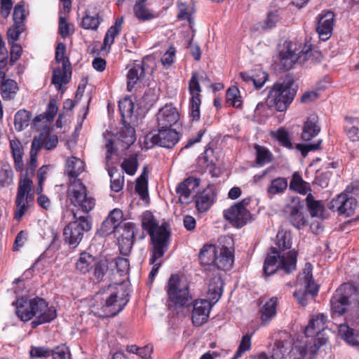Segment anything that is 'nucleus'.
<instances>
[{
    "mask_svg": "<svg viewBox=\"0 0 359 359\" xmlns=\"http://www.w3.org/2000/svg\"><path fill=\"white\" fill-rule=\"evenodd\" d=\"M142 226L150 237L154 247L153 262L162 257L168 249L170 233L165 225L159 226L153 214L146 211L142 215Z\"/></svg>",
    "mask_w": 359,
    "mask_h": 359,
    "instance_id": "nucleus-4",
    "label": "nucleus"
},
{
    "mask_svg": "<svg viewBox=\"0 0 359 359\" xmlns=\"http://www.w3.org/2000/svg\"><path fill=\"white\" fill-rule=\"evenodd\" d=\"M40 148L39 143L36 145V141L34 139L32 144V148L30 151L29 161L27 163L25 174L34 175L35 168H36L37 163V153Z\"/></svg>",
    "mask_w": 359,
    "mask_h": 359,
    "instance_id": "nucleus-51",
    "label": "nucleus"
},
{
    "mask_svg": "<svg viewBox=\"0 0 359 359\" xmlns=\"http://www.w3.org/2000/svg\"><path fill=\"white\" fill-rule=\"evenodd\" d=\"M118 107L123 119L132 116L134 110V104L130 97H125L120 100Z\"/></svg>",
    "mask_w": 359,
    "mask_h": 359,
    "instance_id": "nucleus-52",
    "label": "nucleus"
},
{
    "mask_svg": "<svg viewBox=\"0 0 359 359\" xmlns=\"http://www.w3.org/2000/svg\"><path fill=\"white\" fill-rule=\"evenodd\" d=\"M296 86L291 79H286L281 83H276L270 90L267 102H259L255 109V116L268 115L269 104H273L279 111H284L292 102L296 95Z\"/></svg>",
    "mask_w": 359,
    "mask_h": 359,
    "instance_id": "nucleus-3",
    "label": "nucleus"
},
{
    "mask_svg": "<svg viewBox=\"0 0 359 359\" xmlns=\"http://www.w3.org/2000/svg\"><path fill=\"white\" fill-rule=\"evenodd\" d=\"M358 290L357 287L349 283L341 284L335 291L331 300L332 316H342L348 313L353 315V310L356 312V317L351 320L355 325L359 324V302L357 300Z\"/></svg>",
    "mask_w": 359,
    "mask_h": 359,
    "instance_id": "nucleus-2",
    "label": "nucleus"
},
{
    "mask_svg": "<svg viewBox=\"0 0 359 359\" xmlns=\"http://www.w3.org/2000/svg\"><path fill=\"white\" fill-rule=\"evenodd\" d=\"M290 189L305 195L310 190V185L302 180L298 172H294L290 183Z\"/></svg>",
    "mask_w": 359,
    "mask_h": 359,
    "instance_id": "nucleus-44",
    "label": "nucleus"
},
{
    "mask_svg": "<svg viewBox=\"0 0 359 359\" xmlns=\"http://www.w3.org/2000/svg\"><path fill=\"white\" fill-rule=\"evenodd\" d=\"M223 282L219 275H215L210 278L208 287V295L211 302H217L222 294Z\"/></svg>",
    "mask_w": 359,
    "mask_h": 359,
    "instance_id": "nucleus-32",
    "label": "nucleus"
},
{
    "mask_svg": "<svg viewBox=\"0 0 359 359\" xmlns=\"http://www.w3.org/2000/svg\"><path fill=\"white\" fill-rule=\"evenodd\" d=\"M84 168L85 164L82 160L72 156L67 160L65 172L68 177L74 180L84 171Z\"/></svg>",
    "mask_w": 359,
    "mask_h": 359,
    "instance_id": "nucleus-31",
    "label": "nucleus"
},
{
    "mask_svg": "<svg viewBox=\"0 0 359 359\" xmlns=\"http://www.w3.org/2000/svg\"><path fill=\"white\" fill-rule=\"evenodd\" d=\"M299 280L302 281V284L304 286L305 290L295 291L294 296L301 305L305 306L307 304L308 295L314 297L318 292V286L313 279L312 269L310 264H306V267L303 273L299 277Z\"/></svg>",
    "mask_w": 359,
    "mask_h": 359,
    "instance_id": "nucleus-13",
    "label": "nucleus"
},
{
    "mask_svg": "<svg viewBox=\"0 0 359 359\" xmlns=\"http://www.w3.org/2000/svg\"><path fill=\"white\" fill-rule=\"evenodd\" d=\"M145 65L144 62L135 63L130 66L127 74V88L132 91L135 86L141 82L145 76Z\"/></svg>",
    "mask_w": 359,
    "mask_h": 359,
    "instance_id": "nucleus-25",
    "label": "nucleus"
},
{
    "mask_svg": "<svg viewBox=\"0 0 359 359\" xmlns=\"http://www.w3.org/2000/svg\"><path fill=\"white\" fill-rule=\"evenodd\" d=\"M33 175L22 173L20 177L15 200V211L14 218L20 221L28 210L30 203L33 201L34 196L32 193Z\"/></svg>",
    "mask_w": 359,
    "mask_h": 359,
    "instance_id": "nucleus-6",
    "label": "nucleus"
},
{
    "mask_svg": "<svg viewBox=\"0 0 359 359\" xmlns=\"http://www.w3.org/2000/svg\"><path fill=\"white\" fill-rule=\"evenodd\" d=\"M91 224L86 217L81 216L75 221L69 223L64 229V241L74 248L81 243L83 233L90 231Z\"/></svg>",
    "mask_w": 359,
    "mask_h": 359,
    "instance_id": "nucleus-10",
    "label": "nucleus"
},
{
    "mask_svg": "<svg viewBox=\"0 0 359 359\" xmlns=\"http://www.w3.org/2000/svg\"><path fill=\"white\" fill-rule=\"evenodd\" d=\"M32 114L29 111L19 110L15 115L14 125L18 131H22L29 125Z\"/></svg>",
    "mask_w": 359,
    "mask_h": 359,
    "instance_id": "nucleus-46",
    "label": "nucleus"
},
{
    "mask_svg": "<svg viewBox=\"0 0 359 359\" xmlns=\"http://www.w3.org/2000/svg\"><path fill=\"white\" fill-rule=\"evenodd\" d=\"M233 262V256L231 251L223 247L220 248L219 255H217L214 266L221 270H229Z\"/></svg>",
    "mask_w": 359,
    "mask_h": 359,
    "instance_id": "nucleus-33",
    "label": "nucleus"
},
{
    "mask_svg": "<svg viewBox=\"0 0 359 359\" xmlns=\"http://www.w3.org/2000/svg\"><path fill=\"white\" fill-rule=\"evenodd\" d=\"M276 244L280 250L290 249L292 246L290 233L280 230L276 235Z\"/></svg>",
    "mask_w": 359,
    "mask_h": 359,
    "instance_id": "nucleus-56",
    "label": "nucleus"
},
{
    "mask_svg": "<svg viewBox=\"0 0 359 359\" xmlns=\"http://www.w3.org/2000/svg\"><path fill=\"white\" fill-rule=\"evenodd\" d=\"M50 169V165H46L41 166L37 172L38 186L36 189L37 194H41L43 191V182L46 179L47 174Z\"/></svg>",
    "mask_w": 359,
    "mask_h": 359,
    "instance_id": "nucleus-60",
    "label": "nucleus"
},
{
    "mask_svg": "<svg viewBox=\"0 0 359 359\" xmlns=\"http://www.w3.org/2000/svg\"><path fill=\"white\" fill-rule=\"evenodd\" d=\"M121 167L128 175H135L138 167L137 155H132L125 158Z\"/></svg>",
    "mask_w": 359,
    "mask_h": 359,
    "instance_id": "nucleus-55",
    "label": "nucleus"
},
{
    "mask_svg": "<svg viewBox=\"0 0 359 359\" xmlns=\"http://www.w3.org/2000/svg\"><path fill=\"white\" fill-rule=\"evenodd\" d=\"M256 151V163L259 166H263L273 161V155L271 151L264 147L255 145Z\"/></svg>",
    "mask_w": 359,
    "mask_h": 359,
    "instance_id": "nucleus-49",
    "label": "nucleus"
},
{
    "mask_svg": "<svg viewBox=\"0 0 359 359\" xmlns=\"http://www.w3.org/2000/svg\"><path fill=\"white\" fill-rule=\"evenodd\" d=\"M95 264L96 258L92 255L83 252L80 254L76 263V268L80 273L86 274L90 272Z\"/></svg>",
    "mask_w": 359,
    "mask_h": 359,
    "instance_id": "nucleus-34",
    "label": "nucleus"
},
{
    "mask_svg": "<svg viewBox=\"0 0 359 359\" xmlns=\"http://www.w3.org/2000/svg\"><path fill=\"white\" fill-rule=\"evenodd\" d=\"M51 355L53 359H71L69 350L64 345L52 350Z\"/></svg>",
    "mask_w": 359,
    "mask_h": 359,
    "instance_id": "nucleus-64",
    "label": "nucleus"
},
{
    "mask_svg": "<svg viewBox=\"0 0 359 359\" xmlns=\"http://www.w3.org/2000/svg\"><path fill=\"white\" fill-rule=\"evenodd\" d=\"M240 76L243 81L252 83L257 89L261 88L268 80V74L265 72H259L257 77H253L245 72H241Z\"/></svg>",
    "mask_w": 359,
    "mask_h": 359,
    "instance_id": "nucleus-50",
    "label": "nucleus"
},
{
    "mask_svg": "<svg viewBox=\"0 0 359 359\" xmlns=\"http://www.w3.org/2000/svg\"><path fill=\"white\" fill-rule=\"evenodd\" d=\"M213 149L208 148L204 151L201 156L198 157V163L202 168H208L214 164Z\"/></svg>",
    "mask_w": 359,
    "mask_h": 359,
    "instance_id": "nucleus-59",
    "label": "nucleus"
},
{
    "mask_svg": "<svg viewBox=\"0 0 359 359\" xmlns=\"http://www.w3.org/2000/svg\"><path fill=\"white\" fill-rule=\"evenodd\" d=\"M13 304L15 306L16 315L22 321H29L34 317V299H18Z\"/></svg>",
    "mask_w": 359,
    "mask_h": 359,
    "instance_id": "nucleus-26",
    "label": "nucleus"
},
{
    "mask_svg": "<svg viewBox=\"0 0 359 359\" xmlns=\"http://www.w3.org/2000/svg\"><path fill=\"white\" fill-rule=\"evenodd\" d=\"M58 137L56 135L48 134L41 138V147L46 150H51L57 147Z\"/></svg>",
    "mask_w": 359,
    "mask_h": 359,
    "instance_id": "nucleus-62",
    "label": "nucleus"
},
{
    "mask_svg": "<svg viewBox=\"0 0 359 359\" xmlns=\"http://www.w3.org/2000/svg\"><path fill=\"white\" fill-rule=\"evenodd\" d=\"M291 350L292 346L290 341H276L272 349L271 358L273 359H283Z\"/></svg>",
    "mask_w": 359,
    "mask_h": 359,
    "instance_id": "nucleus-43",
    "label": "nucleus"
},
{
    "mask_svg": "<svg viewBox=\"0 0 359 359\" xmlns=\"http://www.w3.org/2000/svg\"><path fill=\"white\" fill-rule=\"evenodd\" d=\"M357 206L356 199L346 194H341L329 203V208L339 215L350 217Z\"/></svg>",
    "mask_w": 359,
    "mask_h": 359,
    "instance_id": "nucleus-16",
    "label": "nucleus"
},
{
    "mask_svg": "<svg viewBox=\"0 0 359 359\" xmlns=\"http://www.w3.org/2000/svg\"><path fill=\"white\" fill-rule=\"evenodd\" d=\"M250 199L245 198L241 202L232 205L224 211V217L233 226L241 228L252 220V215L246 208Z\"/></svg>",
    "mask_w": 359,
    "mask_h": 359,
    "instance_id": "nucleus-11",
    "label": "nucleus"
},
{
    "mask_svg": "<svg viewBox=\"0 0 359 359\" xmlns=\"http://www.w3.org/2000/svg\"><path fill=\"white\" fill-rule=\"evenodd\" d=\"M158 128H170L175 125L180 118L177 109L171 104H165L158 110L157 114Z\"/></svg>",
    "mask_w": 359,
    "mask_h": 359,
    "instance_id": "nucleus-17",
    "label": "nucleus"
},
{
    "mask_svg": "<svg viewBox=\"0 0 359 359\" xmlns=\"http://www.w3.org/2000/svg\"><path fill=\"white\" fill-rule=\"evenodd\" d=\"M327 320V316L323 313H319L312 318L305 328L304 334L306 337H313V336L318 335L325 330V325Z\"/></svg>",
    "mask_w": 359,
    "mask_h": 359,
    "instance_id": "nucleus-28",
    "label": "nucleus"
},
{
    "mask_svg": "<svg viewBox=\"0 0 359 359\" xmlns=\"http://www.w3.org/2000/svg\"><path fill=\"white\" fill-rule=\"evenodd\" d=\"M13 183V171L8 163L0 165V186L8 187Z\"/></svg>",
    "mask_w": 359,
    "mask_h": 359,
    "instance_id": "nucleus-47",
    "label": "nucleus"
},
{
    "mask_svg": "<svg viewBox=\"0 0 359 359\" xmlns=\"http://www.w3.org/2000/svg\"><path fill=\"white\" fill-rule=\"evenodd\" d=\"M34 317L36 319L32 322L34 325L49 323L57 316L56 309L54 306H48L47 302L41 298L34 299Z\"/></svg>",
    "mask_w": 359,
    "mask_h": 359,
    "instance_id": "nucleus-15",
    "label": "nucleus"
},
{
    "mask_svg": "<svg viewBox=\"0 0 359 359\" xmlns=\"http://www.w3.org/2000/svg\"><path fill=\"white\" fill-rule=\"evenodd\" d=\"M67 200L70 205L86 213L95 206L94 198L89 195L86 187L80 180H70L67 188Z\"/></svg>",
    "mask_w": 359,
    "mask_h": 359,
    "instance_id": "nucleus-8",
    "label": "nucleus"
},
{
    "mask_svg": "<svg viewBox=\"0 0 359 359\" xmlns=\"http://www.w3.org/2000/svg\"><path fill=\"white\" fill-rule=\"evenodd\" d=\"M278 299L271 297L264 302L259 310L261 323L267 325L276 316Z\"/></svg>",
    "mask_w": 359,
    "mask_h": 359,
    "instance_id": "nucleus-24",
    "label": "nucleus"
},
{
    "mask_svg": "<svg viewBox=\"0 0 359 359\" xmlns=\"http://www.w3.org/2000/svg\"><path fill=\"white\" fill-rule=\"evenodd\" d=\"M287 187V182L283 177H278L271 182L270 185L267 188V194L269 197H272L276 194H282Z\"/></svg>",
    "mask_w": 359,
    "mask_h": 359,
    "instance_id": "nucleus-48",
    "label": "nucleus"
},
{
    "mask_svg": "<svg viewBox=\"0 0 359 359\" xmlns=\"http://www.w3.org/2000/svg\"><path fill=\"white\" fill-rule=\"evenodd\" d=\"M102 21L98 13L95 12H86L85 15L83 17L81 26L84 29L97 30L101 22Z\"/></svg>",
    "mask_w": 359,
    "mask_h": 359,
    "instance_id": "nucleus-38",
    "label": "nucleus"
},
{
    "mask_svg": "<svg viewBox=\"0 0 359 359\" xmlns=\"http://www.w3.org/2000/svg\"><path fill=\"white\" fill-rule=\"evenodd\" d=\"M200 179L196 177H188L177 188L179 194V200L182 203H189L193 198L195 189L199 186Z\"/></svg>",
    "mask_w": 359,
    "mask_h": 359,
    "instance_id": "nucleus-19",
    "label": "nucleus"
},
{
    "mask_svg": "<svg viewBox=\"0 0 359 359\" xmlns=\"http://www.w3.org/2000/svg\"><path fill=\"white\" fill-rule=\"evenodd\" d=\"M250 348L251 336L248 334H246L242 337L239 346L231 359H238L242 355L243 353L249 351Z\"/></svg>",
    "mask_w": 359,
    "mask_h": 359,
    "instance_id": "nucleus-58",
    "label": "nucleus"
},
{
    "mask_svg": "<svg viewBox=\"0 0 359 359\" xmlns=\"http://www.w3.org/2000/svg\"><path fill=\"white\" fill-rule=\"evenodd\" d=\"M135 191L140 196L144 198L148 195L147 180L144 174H142L137 180Z\"/></svg>",
    "mask_w": 359,
    "mask_h": 359,
    "instance_id": "nucleus-63",
    "label": "nucleus"
},
{
    "mask_svg": "<svg viewBox=\"0 0 359 359\" xmlns=\"http://www.w3.org/2000/svg\"><path fill=\"white\" fill-rule=\"evenodd\" d=\"M10 147L14 160L15 168L17 171L22 172L24 163L22 160L23 148L21 142L18 140H11Z\"/></svg>",
    "mask_w": 359,
    "mask_h": 359,
    "instance_id": "nucleus-36",
    "label": "nucleus"
},
{
    "mask_svg": "<svg viewBox=\"0 0 359 359\" xmlns=\"http://www.w3.org/2000/svg\"><path fill=\"white\" fill-rule=\"evenodd\" d=\"M136 140L135 129L128 124L123 127L115 136L116 146L121 150L127 149Z\"/></svg>",
    "mask_w": 359,
    "mask_h": 359,
    "instance_id": "nucleus-23",
    "label": "nucleus"
},
{
    "mask_svg": "<svg viewBox=\"0 0 359 359\" xmlns=\"http://www.w3.org/2000/svg\"><path fill=\"white\" fill-rule=\"evenodd\" d=\"M1 95L4 100L13 99L18 90V83L13 79H5L0 82Z\"/></svg>",
    "mask_w": 359,
    "mask_h": 359,
    "instance_id": "nucleus-39",
    "label": "nucleus"
},
{
    "mask_svg": "<svg viewBox=\"0 0 359 359\" xmlns=\"http://www.w3.org/2000/svg\"><path fill=\"white\" fill-rule=\"evenodd\" d=\"M297 252L294 250L280 254L275 248L268 254L264 264L263 271L266 276L273 274L277 270H283L290 273L296 269Z\"/></svg>",
    "mask_w": 359,
    "mask_h": 359,
    "instance_id": "nucleus-5",
    "label": "nucleus"
},
{
    "mask_svg": "<svg viewBox=\"0 0 359 359\" xmlns=\"http://www.w3.org/2000/svg\"><path fill=\"white\" fill-rule=\"evenodd\" d=\"M147 0H137L133 7L135 16L141 21H147L158 17V13L149 9L147 5Z\"/></svg>",
    "mask_w": 359,
    "mask_h": 359,
    "instance_id": "nucleus-30",
    "label": "nucleus"
},
{
    "mask_svg": "<svg viewBox=\"0 0 359 359\" xmlns=\"http://www.w3.org/2000/svg\"><path fill=\"white\" fill-rule=\"evenodd\" d=\"M216 199V194L212 187H208L198 192L195 197L196 207L198 212L208 211Z\"/></svg>",
    "mask_w": 359,
    "mask_h": 359,
    "instance_id": "nucleus-20",
    "label": "nucleus"
},
{
    "mask_svg": "<svg viewBox=\"0 0 359 359\" xmlns=\"http://www.w3.org/2000/svg\"><path fill=\"white\" fill-rule=\"evenodd\" d=\"M325 343V340L323 339L322 341L320 342V344L317 345L316 339L312 342L307 343L304 347H297L295 346L292 349L294 351H299L301 358H311L317 351L320 345Z\"/></svg>",
    "mask_w": 359,
    "mask_h": 359,
    "instance_id": "nucleus-41",
    "label": "nucleus"
},
{
    "mask_svg": "<svg viewBox=\"0 0 359 359\" xmlns=\"http://www.w3.org/2000/svg\"><path fill=\"white\" fill-rule=\"evenodd\" d=\"M211 307V303L208 300L196 301L194 304L191 316L193 324L196 326H201L205 323L209 318Z\"/></svg>",
    "mask_w": 359,
    "mask_h": 359,
    "instance_id": "nucleus-18",
    "label": "nucleus"
},
{
    "mask_svg": "<svg viewBox=\"0 0 359 359\" xmlns=\"http://www.w3.org/2000/svg\"><path fill=\"white\" fill-rule=\"evenodd\" d=\"M40 226L43 238L53 245L58 239V229L56 228V224L47 221H41Z\"/></svg>",
    "mask_w": 359,
    "mask_h": 359,
    "instance_id": "nucleus-35",
    "label": "nucleus"
},
{
    "mask_svg": "<svg viewBox=\"0 0 359 359\" xmlns=\"http://www.w3.org/2000/svg\"><path fill=\"white\" fill-rule=\"evenodd\" d=\"M274 137L283 147L288 149L292 148V144L289 137V134L285 130L278 129L274 133Z\"/></svg>",
    "mask_w": 359,
    "mask_h": 359,
    "instance_id": "nucleus-61",
    "label": "nucleus"
},
{
    "mask_svg": "<svg viewBox=\"0 0 359 359\" xmlns=\"http://www.w3.org/2000/svg\"><path fill=\"white\" fill-rule=\"evenodd\" d=\"M320 131L318 117L316 114L310 115L305 121L302 133V138L309 141L316 137Z\"/></svg>",
    "mask_w": 359,
    "mask_h": 359,
    "instance_id": "nucleus-27",
    "label": "nucleus"
},
{
    "mask_svg": "<svg viewBox=\"0 0 359 359\" xmlns=\"http://www.w3.org/2000/svg\"><path fill=\"white\" fill-rule=\"evenodd\" d=\"M67 67L62 66L54 69L52 76V84L55 85L58 90H60L62 84L68 82Z\"/></svg>",
    "mask_w": 359,
    "mask_h": 359,
    "instance_id": "nucleus-42",
    "label": "nucleus"
},
{
    "mask_svg": "<svg viewBox=\"0 0 359 359\" xmlns=\"http://www.w3.org/2000/svg\"><path fill=\"white\" fill-rule=\"evenodd\" d=\"M339 336L349 345L359 349V331L351 328L348 324H340L338 327Z\"/></svg>",
    "mask_w": 359,
    "mask_h": 359,
    "instance_id": "nucleus-29",
    "label": "nucleus"
},
{
    "mask_svg": "<svg viewBox=\"0 0 359 359\" xmlns=\"http://www.w3.org/2000/svg\"><path fill=\"white\" fill-rule=\"evenodd\" d=\"M217 250L215 245H205L199 253V259L203 265L214 266Z\"/></svg>",
    "mask_w": 359,
    "mask_h": 359,
    "instance_id": "nucleus-37",
    "label": "nucleus"
},
{
    "mask_svg": "<svg viewBox=\"0 0 359 359\" xmlns=\"http://www.w3.org/2000/svg\"><path fill=\"white\" fill-rule=\"evenodd\" d=\"M203 76H200L198 73L193 72L191 77L189 81V92L191 95L189 102L190 116L193 120H198L200 118V105L201 87L200 81H202Z\"/></svg>",
    "mask_w": 359,
    "mask_h": 359,
    "instance_id": "nucleus-14",
    "label": "nucleus"
},
{
    "mask_svg": "<svg viewBox=\"0 0 359 359\" xmlns=\"http://www.w3.org/2000/svg\"><path fill=\"white\" fill-rule=\"evenodd\" d=\"M167 294L168 297L169 306L175 308L184 307L189 305L191 297L187 283L180 279L176 274L170 276L168 285Z\"/></svg>",
    "mask_w": 359,
    "mask_h": 359,
    "instance_id": "nucleus-9",
    "label": "nucleus"
},
{
    "mask_svg": "<svg viewBox=\"0 0 359 359\" xmlns=\"http://www.w3.org/2000/svg\"><path fill=\"white\" fill-rule=\"evenodd\" d=\"M180 140L179 133L170 128H159L158 133H150L146 136L147 148L158 145L165 148H172Z\"/></svg>",
    "mask_w": 359,
    "mask_h": 359,
    "instance_id": "nucleus-12",
    "label": "nucleus"
},
{
    "mask_svg": "<svg viewBox=\"0 0 359 359\" xmlns=\"http://www.w3.org/2000/svg\"><path fill=\"white\" fill-rule=\"evenodd\" d=\"M135 236L134 224L127 223L124 224L123 232L118 238V243L120 252L123 255H127L130 252Z\"/></svg>",
    "mask_w": 359,
    "mask_h": 359,
    "instance_id": "nucleus-22",
    "label": "nucleus"
},
{
    "mask_svg": "<svg viewBox=\"0 0 359 359\" xmlns=\"http://www.w3.org/2000/svg\"><path fill=\"white\" fill-rule=\"evenodd\" d=\"M123 22V18H118L116 20L114 25L108 29L103 41V44L105 47H110L114 43L116 36H118L121 31Z\"/></svg>",
    "mask_w": 359,
    "mask_h": 359,
    "instance_id": "nucleus-40",
    "label": "nucleus"
},
{
    "mask_svg": "<svg viewBox=\"0 0 359 359\" xmlns=\"http://www.w3.org/2000/svg\"><path fill=\"white\" fill-rule=\"evenodd\" d=\"M128 302L121 285H109L96 293L90 310L94 316L109 318L121 312Z\"/></svg>",
    "mask_w": 359,
    "mask_h": 359,
    "instance_id": "nucleus-1",
    "label": "nucleus"
},
{
    "mask_svg": "<svg viewBox=\"0 0 359 359\" xmlns=\"http://www.w3.org/2000/svg\"><path fill=\"white\" fill-rule=\"evenodd\" d=\"M289 219L292 225L298 229L303 228L306 222L304 214L296 208L292 209Z\"/></svg>",
    "mask_w": 359,
    "mask_h": 359,
    "instance_id": "nucleus-57",
    "label": "nucleus"
},
{
    "mask_svg": "<svg viewBox=\"0 0 359 359\" xmlns=\"http://www.w3.org/2000/svg\"><path fill=\"white\" fill-rule=\"evenodd\" d=\"M306 205L311 217L321 218L324 208L319 201H316L311 194H309L306 198Z\"/></svg>",
    "mask_w": 359,
    "mask_h": 359,
    "instance_id": "nucleus-45",
    "label": "nucleus"
},
{
    "mask_svg": "<svg viewBox=\"0 0 359 359\" xmlns=\"http://www.w3.org/2000/svg\"><path fill=\"white\" fill-rule=\"evenodd\" d=\"M240 92L237 87H230L226 95V102L228 104L232 105L234 107L238 108L241 106Z\"/></svg>",
    "mask_w": 359,
    "mask_h": 359,
    "instance_id": "nucleus-54",
    "label": "nucleus"
},
{
    "mask_svg": "<svg viewBox=\"0 0 359 359\" xmlns=\"http://www.w3.org/2000/svg\"><path fill=\"white\" fill-rule=\"evenodd\" d=\"M111 178V189L113 191L118 192L123 189L124 184V177L118 173L117 170L113 168L108 170Z\"/></svg>",
    "mask_w": 359,
    "mask_h": 359,
    "instance_id": "nucleus-53",
    "label": "nucleus"
},
{
    "mask_svg": "<svg viewBox=\"0 0 359 359\" xmlns=\"http://www.w3.org/2000/svg\"><path fill=\"white\" fill-rule=\"evenodd\" d=\"M334 22V14L332 11H327L320 15L317 27V32L323 41L327 40L332 35Z\"/></svg>",
    "mask_w": 359,
    "mask_h": 359,
    "instance_id": "nucleus-21",
    "label": "nucleus"
},
{
    "mask_svg": "<svg viewBox=\"0 0 359 359\" xmlns=\"http://www.w3.org/2000/svg\"><path fill=\"white\" fill-rule=\"evenodd\" d=\"M311 54L310 47L304 46L301 50L297 44L290 41H285L279 53L280 66L283 70L292 69L295 64L307 60Z\"/></svg>",
    "mask_w": 359,
    "mask_h": 359,
    "instance_id": "nucleus-7",
    "label": "nucleus"
}]
</instances>
